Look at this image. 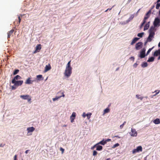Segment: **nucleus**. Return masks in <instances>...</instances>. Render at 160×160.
<instances>
[{
	"instance_id": "1",
	"label": "nucleus",
	"mask_w": 160,
	"mask_h": 160,
	"mask_svg": "<svg viewBox=\"0 0 160 160\" xmlns=\"http://www.w3.org/2000/svg\"><path fill=\"white\" fill-rule=\"evenodd\" d=\"M155 31V28L153 26L151 27L149 30V35L147 39L146 42H145V44H146L147 42H150L152 40V38H154Z\"/></svg>"
},
{
	"instance_id": "2",
	"label": "nucleus",
	"mask_w": 160,
	"mask_h": 160,
	"mask_svg": "<svg viewBox=\"0 0 160 160\" xmlns=\"http://www.w3.org/2000/svg\"><path fill=\"white\" fill-rule=\"evenodd\" d=\"M72 68L66 67L64 72L65 76L68 77L70 76L72 73Z\"/></svg>"
},
{
	"instance_id": "3",
	"label": "nucleus",
	"mask_w": 160,
	"mask_h": 160,
	"mask_svg": "<svg viewBox=\"0 0 160 160\" xmlns=\"http://www.w3.org/2000/svg\"><path fill=\"white\" fill-rule=\"evenodd\" d=\"M20 97L23 99L27 100L28 102H31V98L29 95H22L20 96Z\"/></svg>"
},
{
	"instance_id": "4",
	"label": "nucleus",
	"mask_w": 160,
	"mask_h": 160,
	"mask_svg": "<svg viewBox=\"0 0 160 160\" xmlns=\"http://www.w3.org/2000/svg\"><path fill=\"white\" fill-rule=\"evenodd\" d=\"M142 147L141 146L138 147L136 149H133L132 151V153L135 154L137 152H142Z\"/></svg>"
},
{
	"instance_id": "5",
	"label": "nucleus",
	"mask_w": 160,
	"mask_h": 160,
	"mask_svg": "<svg viewBox=\"0 0 160 160\" xmlns=\"http://www.w3.org/2000/svg\"><path fill=\"white\" fill-rule=\"evenodd\" d=\"M153 25L154 28L160 25V20L158 18H155L153 22Z\"/></svg>"
},
{
	"instance_id": "6",
	"label": "nucleus",
	"mask_w": 160,
	"mask_h": 160,
	"mask_svg": "<svg viewBox=\"0 0 160 160\" xmlns=\"http://www.w3.org/2000/svg\"><path fill=\"white\" fill-rule=\"evenodd\" d=\"M145 56V49H143L140 52V54L139 55V57L141 58H144Z\"/></svg>"
},
{
	"instance_id": "7",
	"label": "nucleus",
	"mask_w": 160,
	"mask_h": 160,
	"mask_svg": "<svg viewBox=\"0 0 160 160\" xmlns=\"http://www.w3.org/2000/svg\"><path fill=\"white\" fill-rule=\"evenodd\" d=\"M142 42H139L137 43L135 45V48L137 50H139L142 47Z\"/></svg>"
},
{
	"instance_id": "8",
	"label": "nucleus",
	"mask_w": 160,
	"mask_h": 160,
	"mask_svg": "<svg viewBox=\"0 0 160 160\" xmlns=\"http://www.w3.org/2000/svg\"><path fill=\"white\" fill-rule=\"evenodd\" d=\"M151 13V10H150L146 14L143 20L146 21V20L148 18H149V17H150Z\"/></svg>"
},
{
	"instance_id": "9",
	"label": "nucleus",
	"mask_w": 160,
	"mask_h": 160,
	"mask_svg": "<svg viewBox=\"0 0 160 160\" xmlns=\"http://www.w3.org/2000/svg\"><path fill=\"white\" fill-rule=\"evenodd\" d=\"M23 83V81L22 80H19L14 81V82L13 83L14 84L15 86L18 87L21 86L22 84Z\"/></svg>"
},
{
	"instance_id": "10",
	"label": "nucleus",
	"mask_w": 160,
	"mask_h": 160,
	"mask_svg": "<svg viewBox=\"0 0 160 160\" xmlns=\"http://www.w3.org/2000/svg\"><path fill=\"white\" fill-rule=\"evenodd\" d=\"M130 135L133 137H136L137 135V133L136 130L134 128H132L131 132L130 133Z\"/></svg>"
},
{
	"instance_id": "11",
	"label": "nucleus",
	"mask_w": 160,
	"mask_h": 160,
	"mask_svg": "<svg viewBox=\"0 0 160 160\" xmlns=\"http://www.w3.org/2000/svg\"><path fill=\"white\" fill-rule=\"evenodd\" d=\"M41 49V44H38L36 47V49L35 51L33 52L34 53H36L37 52H39Z\"/></svg>"
},
{
	"instance_id": "12",
	"label": "nucleus",
	"mask_w": 160,
	"mask_h": 160,
	"mask_svg": "<svg viewBox=\"0 0 160 160\" xmlns=\"http://www.w3.org/2000/svg\"><path fill=\"white\" fill-rule=\"evenodd\" d=\"M76 115V113L75 112H73L72 115L70 116V119L71 120V122H73L74 121V120L75 119Z\"/></svg>"
},
{
	"instance_id": "13",
	"label": "nucleus",
	"mask_w": 160,
	"mask_h": 160,
	"mask_svg": "<svg viewBox=\"0 0 160 160\" xmlns=\"http://www.w3.org/2000/svg\"><path fill=\"white\" fill-rule=\"evenodd\" d=\"M21 78V77L19 75H17L14 77L13 79H12V83H14V81H17L16 80L20 79Z\"/></svg>"
},
{
	"instance_id": "14",
	"label": "nucleus",
	"mask_w": 160,
	"mask_h": 160,
	"mask_svg": "<svg viewBox=\"0 0 160 160\" xmlns=\"http://www.w3.org/2000/svg\"><path fill=\"white\" fill-rule=\"evenodd\" d=\"M51 68V66L49 64L48 65H46L45 68L44 72H47Z\"/></svg>"
},
{
	"instance_id": "15",
	"label": "nucleus",
	"mask_w": 160,
	"mask_h": 160,
	"mask_svg": "<svg viewBox=\"0 0 160 160\" xmlns=\"http://www.w3.org/2000/svg\"><path fill=\"white\" fill-rule=\"evenodd\" d=\"M62 96H56L55 98H52V100L53 101H54L56 100H58V99L62 97H64L65 95L64 94V93L63 92L62 93Z\"/></svg>"
},
{
	"instance_id": "16",
	"label": "nucleus",
	"mask_w": 160,
	"mask_h": 160,
	"mask_svg": "<svg viewBox=\"0 0 160 160\" xmlns=\"http://www.w3.org/2000/svg\"><path fill=\"white\" fill-rule=\"evenodd\" d=\"M35 128L33 127H32L28 128L27 130L28 131V133H29L33 132L35 130Z\"/></svg>"
},
{
	"instance_id": "17",
	"label": "nucleus",
	"mask_w": 160,
	"mask_h": 160,
	"mask_svg": "<svg viewBox=\"0 0 160 160\" xmlns=\"http://www.w3.org/2000/svg\"><path fill=\"white\" fill-rule=\"evenodd\" d=\"M91 115H92V113H88L87 114H86L85 113V112H84L83 113L82 116L84 118H85L86 116H87V118L88 119H89L90 118L91 116Z\"/></svg>"
},
{
	"instance_id": "18",
	"label": "nucleus",
	"mask_w": 160,
	"mask_h": 160,
	"mask_svg": "<svg viewBox=\"0 0 160 160\" xmlns=\"http://www.w3.org/2000/svg\"><path fill=\"white\" fill-rule=\"evenodd\" d=\"M14 30L13 29H12L10 31H9L8 33V38H10V37L12 34Z\"/></svg>"
},
{
	"instance_id": "19",
	"label": "nucleus",
	"mask_w": 160,
	"mask_h": 160,
	"mask_svg": "<svg viewBox=\"0 0 160 160\" xmlns=\"http://www.w3.org/2000/svg\"><path fill=\"white\" fill-rule=\"evenodd\" d=\"M139 38H134L132 41L131 43V45H132L135 43Z\"/></svg>"
},
{
	"instance_id": "20",
	"label": "nucleus",
	"mask_w": 160,
	"mask_h": 160,
	"mask_svg": "<svg viewBox=\"0 0 160 160\" xmlns=\"http://www.w3.org/2000/svg\"><path fill=\"white\" fill-rule=\"evenodd\" d=\"M153 122L156 124H160V119L157 118L153 120Z\"/></svg>"
},
{
	"instance_id": "21",
	"label": "nucleus",
	"mask_w": 160,
	"mask_h": 160,
	"mask_svg": "<svg viewBox=\"0 0 160 160\" xmlns=\"http://www.w3.org/2000/svg\"><path fill=\"white\" fill-rule=\"evenodd\" d=\"M149 23L150 22H149L147 23H146V24L145 25L144 27V30H146L149 27Z\"/></svg>"
},
{
	"instance_id": "22",
	"label": "nucleus",
	"mask_w": 160,
	"mask_h": 160,
	"mask_svg": "<svg viewBox=\"0 0 160 160\" xmlns=\"http://www.w3.org/2000/svg\"><path fill=\"white\" fill-rule=\"evenodd\" d=\"M37 78L38 80L39 81L42 80L43 79V78L42 77V75H39L37 76Z\"/></svg>"
},
{
	"instance_id": "23",
	"label": "nucleus",
	"mask_w": 160,
	"mask_h": 160,
	"mask_svg": "<svg viewBox=\"0 0 160 160\" xmlns=\"http://www.w3.org/2000/svg\"><path fill=\"white\" fill-rule=\"evenodd\" d=\"M159 51H160V49H159L158 50L156 51L153 54V56H158L159 53Z\"/></svg>"
},
{
	"instance_id": "24",
	"label": "nucleus",
	"mask_w": 160,
	"mask_h": 160,
	"mask_svg": "<svg viewBox=\"0 0 160 160\" xmlns=\"http://www.w3.org/2000/svg\"><path fill=\"white\" fill-rule=\"evenodd\" d=\"M25 83L26 84H30L32 83L31 82V81L30 80V78H28L26 81L25 82Z\"/></svg>"
},
{
	"instance_id": "25",
	"label": "nucleus",
	"mask_w": 160,
	"mask_h": 160,
	"mask_svg": "<svg viewBox=\"0 0 160 160\" xmlns=\"http://www.w3.org/2000/svg\"><path fill=\"white\" fill-rule=\"evenodd\" d=\"M107 143L106 141L102 140L100 142L98 143L97 144H101L102 145H104Z\"/></svg>"
},
{
	"instance_id": "26",
	"label": "nucleus",
	"mask_w": 160,
	"mask_h": 160,
	"mask_svg": "<svg viewBox=\"0 0 160 160\" xmlns=\"http://www.w3.org/2000/svg\"><path fill=\"white\" fill-rule=\"evenodd\" d=\"M102 149V147L100 145H98L97 146L96 150L97 151H100Z\"/></svg>"
},
{
	"instance_id": "27",
	"label": "nucleus",
	"mask_w": 160,
	"mask_h": 160,
	"mask_svg": "<svg viewBox=\"0 0 160 160\" xmlns=\"http://www.w3.org/2000/svg\"><path fill=\"white\" fill-rule=\"evenodd\" d=\"M154 58L153 57H151L150 58H149L148 60V62H153L154 60Z\"/></svg>"
},
{
	"instance_id": "28",
	"label": "nucleus",
	"mask_w": 160,
	"mask_h": 160,
	"mask_svg": "<svg viewBox=\"0 0 160 160\" xmlns=\"http://www.w3.org/2000/svg\"><path fill=\"white\" fill-rule=\"evenodd\" d=\"M110 112V109L108 108H106L104 111V113H106L109 112Z\"/></svg>"
},
{
	"instance_id": "29",
	"label": "nucleus",
	"mask_w": 160,
	"mask_h": 160,
	"mask_svg": "<svg viewBox=\"0 0 160 160\" xmlns=\"http://www.w3.org/2000/svg\"><path fill=\"white\" fill-rule=\"evenodd\" d=\"M134 17V15H132L129 18L127 22H128L129 21H130V20H132L133 19Z\"/></svg>"
},
{
	"instance_id": "30",
	"label": "nucleus",
	"mask_w": 160,
	"mask_h": 160,
	"mask_svg": "<svg viewBox=\"0 0 160 160\" xmlns=\"http://www.w3.org/2000/svg\"><path fill=\"white\" fill-rule=\"evenodd\" d=\"M148 66V64L147 62H143L142 64L141 65V66L142 67H147Z\"/></svg>"
},
{
	"instance_id": "31",
	"label": "nucleus",
	"mask_w": 160,
	"mask_h": 160,
	"mask_svg": "<svg viewBox=\"0 0 160 160\" xmlns=\"http://www.w3.org/2000/svg\"><path fill=\"white\" fill-rule=\"evenodd\" d=\"M136 97L138 99H140L141 100H142L143 98L142 97H140V95H136Z\"/></svg>"
},
{
	"instance_id": "32",
	"label": "nucleus",
	"mask_w": 160,
	"mask_h": 160,
	"mask_svg": "<svg viewBox=\"0 0 160 160\" xmlns=\"http://www.w3.org/2000/svg\"><path fill=\"white\" fill-rule=\"evenodd\" d=\"M19 70L18 69H16L13 72V74L15 75L18 73L19 72Z\"/></svg>"
},
{
	"instance_id": "33",
	"label": "nucleus",
	"mask_w": 160,
	"mask_h": 160,
	"mask_svg": "<svg viewBox=\"0 0 160 160\" xmlns=\"http://www.w3.org/2000/svg\"><path fill=\"white\" fill-rule=\"evenodd\" d=\"M144 32H142L140 33H138V36L139 37L142 38V37L143 35L144 34Z\"/></svg>"
},
{
	"instance_id": "34",
	"label": "nucleus",
	"mask_w": 160,
	"mask_h": 160,
	"mask_svg": "<svg viewBox=\"0 0 160 160\" xmlns=\"http://www.w3.org/2000/svg\"><path fill=\"white\" fill-rule=\"evenodd\" d=\"M154 47H152L151 48H149L148 51H147L146 54V55H147L148 54H149V53H150V52L152 50V49L154 48Z\"/></svg>"
},
{
	"instance_id": "35",
	"label": "nucleus",
	"mask_w": 160,
	"mask_h": 160,
	"mask_svg": "<svg viewBox=\"0 0 160 160\" xmlns=\"http://www.w3.org/2000/svg\"><path fill=\"white\" fill-rule=\"evenodd\" d=\"M71 61L70 60L69 61L66 65V67H68V68H71L70 66V62H71Z\"/></svg>"
},
{
	"instance_id": "36",
	"label": "nucleus",
	"mask_w": 160,
	"mask_h": 160,
	"mask_svg": "<svg viewBox=\"0 0 160 160\" xmlns=\"http://www.w3.org/2000/svg\"><path fill=\"white\" fill-rule=\"evenodd\" d=\"M146 22V21H144V20H143V22L141 24V26H140V28H142V27L143 26V25Z\"/></svg>"
},
{
	"instance_id": "37",
	"label": "nucleus",
	"mask_w": 160,
	"mask_h": 160,
	"mask_svg": "<svg viewBox=\"0 0 160 160\" xmlns=\"http://www.w3.org/2000/svg\"><path fill=\"white\" fill-rule=\"evenodd\" d=\"M160 7V3H157L156 6V8L157 9H158Z\"/></svg>"
},
{
	"instance_id": "38",
	"label": "nucleus",
	"mask_w": 160,
	"mask_h": 160,
	"mask_svg": "<svg viewBox=\"0 0 160 160\" xmlns=\"http://www.w3.org/2000/svg\"><path fill=\"white\" fill-rule=\"evenodd\" d=\"M119 144L118 143H117L114 144V145H113V146L112 148H114L117 147H118V146H119Z\"/></svg>"
},
{
	"instance_id": "39",
	"label": "nucleus",
	"mask_w": 160,
	"mask_h": 160,
	"mask_svg": "<svg viewBox=\"0 0 160 160\" xmlns=\"http://www.w3.org/2000/svg\"><path fill=\"white\" fill-rule=\"evenodd\" d=\"M97 154V152L95 150H94L93 152V155L94 156H96Z\"/></svg>"
},
{
	"instance_id": "40",
	"label": "nucleus",
	"mask_w": 160,
	"mask_h": 160,
	"mask_svg": "<svg viewBox=\"0 0 160 160\" xmlns=\"http://www.w3.org/2000/svg\"><path fill=\"white\" fill-rule=\"evenodd\" d=\"M16 86H15L14 85L12 87V89L13 90H14L16 89Z\"/></svg>"
},
{
	"instance_id": "41",
	"label": "nucleus",
	"mask_w": 160,
	"mask_h": 160,
	"mask_svg": "<svg viewBox=\"0 0 160 160\" xmlns=\"http://www.w3.org/2000/svg\"><path fill=\"white\" fill-rule=\"evenodd\" d=\"M114 6H113L112 8H108V9H107L106 11H105V12H107L108 11V10H110L112 9V8H113L114 7Z\"/></svg>"
},
{
	"instance_id": "42",
	"label": "nucleus",
	"mask_w": 160,
	"mask_h": 160,
	"mask_svg": "<svg viewBox=\"0 0 160 160\" xmlns=\"http://www.w3.org/2000/svg\"><path fill=\"white\" fill-rule=\"evenodd\" d=\"M60 150L62 151V153H63L64 151V149L62 148H60Z\"/></svg>"
},
{
	"instance_id": "43",
	"label": "nucleus",
	"mask_w": 160,
	"mask_h": 160,
	"mask_svg": "<svg viewBox=\"0 0 160 160\" xmlns=\"http://www.w3.org/2000/svg\"><path fill=\"white\" fill-rule=\"evenodd\" d=\"M14 160H18L17 159V156L15 155L14 157Z\"/></svg>"
},
{
	"instance_id": "44",
	"label": "nucleus",
	"mask_w": 160,
	"mask_h": 160,
	"mask_svg": "<svg viewBox=\"0 0 160 160\" xmlns=\"http://www.w3.org/2000/svg\"><path fill=\"white\" fill-rule=\"evenodd\" d=\"M18 19L19 20V21H18L19 23L20 24V22H21V18H20V16H19L18 17Z\"/></svg>"
},
{
	"instance_id": "45",
	"label": "nucleus",
	"mask_w": 160,
	"mask_h": 160,
	"mask_svg": "<svg viewBox=\"0 0 160 160\" xmlns=\"http://www.w3.org/2000/svg\"><path fill=\"white\" fill-rule=\"evenodd\" d=\"M123 126L124 125H123L122 124L120 126V129H122L123 128Z\"/></svg>"
},
{
	"instance_id": "46",
	"label": "nucleus",
	"mask_w": 160,
	"mask_h": 160,
	"mask_svg": "<svg viewBox=\"0 0 160 160\" xmlns=\"http://www.w3.org/2000/svg\"><path fill=\"white\" fill-rule=\"evenodd\" d=\"M4 145H5V144H4V145H2V144L1 143L0 144V147H3Z\"/></svg>"
},
{
	"instance_id": "47",
	"label": "nucleus",
	"mask_w": 160,
	"mask_h": 160,
	"mask_svg": "<svg viewBox=\"0 0 160 160\" xmlns=\"http://www.w3.org/2000/svg\"><path fill=\"white\" fill-rule=\"evenodd\" d=\"M155 7V6L154 5H153L152 6L150 10H151V11L152 10V9H153Z\"/></svg>"
},
{
	"instance_id": "48",
	"label": "nucleus",
	"mask_w": 160,
	"mask_h": 160,
	"mask_svg": "<svg viewBox=\"0 0 160 160\" xmlns=\"http://www.w3.org/2000/svg\"><path fill=\"white\" fill-rule=\"evenodd\" d=\"M97 145V144H96V145H94L93 147H92V148H91V149H93V148H94L96 147V146Z\"/></svg>"
},
{
	"instance_id": "49",
	"label": "nucleus",
	"mask_w": 160,
	"mask_h": 160,
	"mask_svg": "<svg viewBox=\"0 0 160 160\" xmlns=\"http://www.w3.org/2000/svg\"><path fill=\"white\" fill-rule=\"evenodd\" d=\"M137 63H135L134 64V66L135 67H136L137 65Z\"/></svg>"
},
{
	"instance_id": "50",
	"label": "nucleus",
	"mask_w": 160,
	"mask_h": 160,
	"mask_svg": "<svg viewBox=\"0 0 160 160\" xmlns=\"http://www.w3.org/2000/svg\"><path fill=\"white\" fill-rule=\"evenodd\" d=\"M29 151V150H26L25 151V153L26 154H27L28 152Z\"/></svg>"
},
{
	"instance_id": "51",
	"label": "nucleus",
	"mask_w": 160,
	"mask_h": 160,
	"mask_svg": "<svg viewBox=\"0 0 160 160\" xmlns=\"http://www.w3.org/2000/svg\"><path fill=\"white\" fill-rule=\"evenodd\" d=\"M159 92H156V94L154 95V96H155L157 95L158 93H159Z\"/></svg>"
},
{
	"instance_id": "52",
	"label": "nucleus",
	"mask_w": 160,
	"mask_h": 160,
	"mask_svg": "<svg viewBox=\"0 0 160 160\" xmlns=\"http://www.w3.org/2000/svg\"><path fill=\"white\" fill-rule=\"evenodd\" d=\"M159 54L160 55V56L158 58V60L160 59V51H159Z\"/></svg>"
},
{
	"instance_id": "53",
	"label": "nucleus",
	"mask_w": 160,
	"mask_h": 160,
	"mask_svg": "<svg viewBox=\"0 0 160 160\" xmlns=\"http://www.w3.org/2000/svg\"><path fill=\"white\" fill-rule=\"evenodd\" d=\"M130 58L132 59L133 61L134 60V58L133 57H132Z\"/></svg>"
},
{
	"instance_id": "54",
	"label": "nucleus",
	"mask_w": 160,
	"mask_h": 160,
	"mask_svg": "<svg viewBox=\"0 0 160 160\" xmlns=\"http://www.w3.org/2000/svg\"><path fill=\"white\" fill-rule=\"evenodd\" d=\"M126 123V121H124V122H123V123L122 124H123V125H124Z\"/></svg>"
},
{
	"instance_id": "55",
	"label": "nucleus",
	"mask_w": 160,
	"mask_h": 160,
	"mask_svg": "<svg viewBox=\"0 0 160 160\" xmlns=\"http://www.w3.org/2000/svg\"><path fill=\"white\" fill-rule=\"evenodd\" d=\"M158 47H160V42H159V43H158Z\"/></svg>"
},
{
	"instance_id": "56",
	"label": "nucleus",
	"mask_w": 160,
	"mask_h": 160,
	"mask_svg": "<svg viewBox=\"0 0 160 160\" xmlns=\"http://www.w3.org/2000/svg\"><path fill=\"white\" fill-rule=\"evenodd\" d=\"M160 2V0H158L157 1V2L158 3V2Z\"/></svg>"
},
{
	"instance_id": "57",
	"label": "nucleus",
	"mask_w": 160,
	"mask_h": 160,
	"mask_svg": "<svg viewBox=\"0 0 160 160\" xmlns=\"http://www.w3.org/2000/svg\"><path fill=\"white\" fill-rule=\"evenodd\" d=\"M106 160H111L110 159V158H108V159H107Z\"/></svg>"
},
{
	"instance_id": "58",
	"label": "nucleus",
	"mask_w": 160,
	"mask_h": 160,
	"mask_svg": "<svg viewBox=\"0 0 160 160\" xmlns=\"http://www.w3.org/2000/svg\"><path fill=\"white\" fill-rule=\"evenodd\" d=\"M131 0H129L128 1V2H130Z\"/></svg>"
},
{
	"instance_id": "59",
	"label": "nucleus",
	"mask_w": 160,
	"mask_h": 160,
	"mask_svg": "<svg viewBox=\"0 0 160 160\" xmlns=\"http://www.w3.org/2000/svg\"><path fill=\"white\" fill-rule=\"evenodd\" d=\"M110 139H108L107 140V141H110Z\"/></svg>"
},
{
	"instance_id": "60",
	"label": "nucleus",
	"mask_w": 160,
	"mask_h": 160,
	"mask_svg": "<svg viewBox=\"0 0 160 160\" xmlns=\"http://www.w3.org/2000/svg\"><path fill=\"white\" fill-rule=\"evenodd\" d=\"M139 10H138V11L137 12V13H138V11H139Z\"/></svg>"
},
{
	"instance_id": "61",
	"label": "nucleus",
	"mask_w": 160,
	"mask_h": 160,
	"mask_svg": "<svg viewBox=\"0 0 160 160\" xmlns=\"http://www.w3.org/2000/svg\"><path fill=\"white\" fill-rule=\"evenodd\" d=\"M139 10H138V11L137 12V13H138V11H139Z\"/></svg>"
},
{
	"instance_id": "62",
	"label": "nucleus",
	"mask_w": 160,
	"mask_h": 160,
	"mask_svg": "<svg viewBox=\"0 0 160 160\" xmlns=\"http://www.w3.org/2000/svg\"><path fill=\"white\" fill-rule=\"evenodd\" d=\"M64 127H66V125H64Z\"/></svg>"
},
{
	"instance_id": "63",
	"label": "nucleus",
	"mask_w": 160,
	"mask_h": 160,
	"mask_svg": "<svg viewBox=\"0 0 160 160\" xmlns=\"http://www.w3.org/2000/svg\"><path fill=\"white\" fill-rule=\"evenodd\" d=\"M115 137H118V136H115Z\"/></svg>"
},
{
	"instance_id": "64",
	"label": "nucleus",
	"mask_w": 160,
	"mask_h": 160,
	"mask_svg": "<svg viewBox=\"0 0 160 160\" xmlns=\"http://www.w3.org/2000/svg\"><path fill=\"white\" fill-rule=\"evenodd\" d=\"M155 92H157V91H155Z\"/></svg>"
}]
</instances>
